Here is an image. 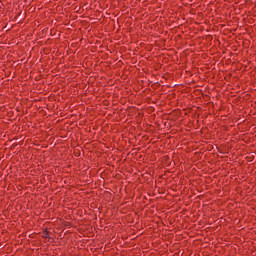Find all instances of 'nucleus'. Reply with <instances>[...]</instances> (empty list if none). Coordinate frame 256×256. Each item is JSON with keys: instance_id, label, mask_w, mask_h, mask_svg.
<instances>
[{"instance_id": "1", "label": "nucleus", "mask_w": 256, "mask_h": 256, "mask_svg": "<svg viewBox=\"0 0 256 256\" xmlns=\"http://www.w3.org/2000/svg\"><path fill=\"white\" fill-rule=\"evenodd\" d=\"M43 237L47 239L49 237V232L47 230L43 231Z\"/></svg>"}]
</instances>
